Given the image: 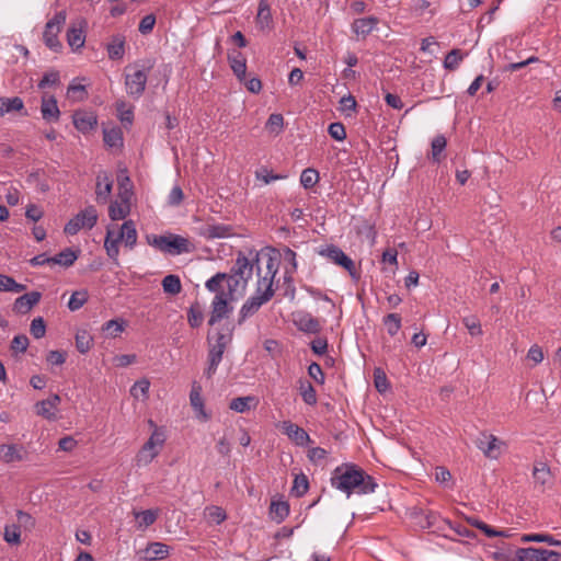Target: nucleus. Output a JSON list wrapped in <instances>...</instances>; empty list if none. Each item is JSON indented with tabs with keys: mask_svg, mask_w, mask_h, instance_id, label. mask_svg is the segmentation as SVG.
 I'll list each match as a JSON object with an SVG mask.
<instances>
[{
	"mask_svg": "<svg viewBox=\"0 0 561 561\" xmlns=\"http://www.w3.org/2000/svg\"><path fill=\"white\" fill-rule=\"evenodd\" d=\"M331 485L345 493L347 497L356 492L357 494H371L378 488L375 478L355 463H342L337 466L331 476Z\"/></svg>",
	"mask_w": 561,
	"mask_h": 561,
	"instance_id": "1",
	"label": "nucleus"
},
{
	"mask_svg": "<svg viewBox=\"0 0 561 561\" xmlns=\"http://www.w3.org/2000/svg\"><path fill=\"white\" fill-rule=\"evenodd\" d=\"M260 263L259 253H254L252 257H247L244 253L239 252L230 273H217L210 277L205 287L207 290H216L218 283H222L226 287H231L239 295H242L253 275L254 268L257 270Z\"/></svg>",
	"mask_w": 561,
	"mask_h": 561,
	"instance_id": "2",
	"label": "nucleus"
},
{
	"mask_svg": "<svg viewBox=\"0 0 561 561\" xmlns=\"http://www.w3.org/2000/svg\"><path fill=\"white\" fill-rule=\"evenodd\" d=\"M215 294V297L211 301V312L208 319L209 325H215L222 319L227 318L232 311V306L230 302L234 299V295L238 294L231 287H226L225 284L218 283L216 290H209Z\"/></svg>",
	"mask_w": 561,
	"mask_h": 561,
	"instance_id": "3",
	"label": "nucleus"
},
{
	"mask_svg": "<svg viewBox=\"0 0 561 561\" xmlns=\"http://www.w3.org/2000/svg\"><path fill=\"white\" fill-rule=\"evenodd\" d=\"M316 252L327 259L329 262L343 267L348 272L352 278H358V272L354 261L344 253V251L337 245L330 243L319 247Z\"/></svg>",
	"mask_w": 561,
	"mask_h": 561,
	"instance_id": "4",
	"label": "nucleus"
},
{
	"mask_svg": "<svg viewBox=\"0 0 561 561\" xmlns=\"http://www.w3.org/2000/svg\"><path fill=\"white\" fill-rule=\"evenodd\" d=\"M149 243L160 251L172 255L188 253L192 250L188 239L179 234L153 236Z\"/></svg>",
	"mask_w": 561,
	"mask_h": 561,
	"instance_id": "5",
	"label": "nucleus"
},
{
	"mask_svg": "<svg viewBox=\"0 0 561 561\" xmlns=\"http://www.w3.org/2000/svg\"><path fill=\"white\" fill-rule=\"evenodd\" d=\"M67 13L66 11H59L46 23L43 33V39L45 45L54 50L58 51L61 48V43L58 39V34L66 23Z\"/></svg>",
	"mask_w": 561,
	"mask_h": 561,
	"instance_id": "6",
	"label": "nucleus"
},
{
	"mask_svg": "<svg viewBox=\"0 0 561 561\" xmlns=\"http://www.w3.org/2000/svg\"><path fill=\"white\" fill-rule=\"evenodd\" d=\"M277 271H278V261L275 257L267 255L266 263H265V272L263 275H262L261 267L257 266V271H256L257 284H256V290H255L256 295H265L270 289L272 293V297L274 296L273 283H274V278H275Z\"/></svg>",
	"mask_w": 561,
	"mask_h": 561,
	"instance_id": "7",
	"label": "nucleus"
},
{
	"mask_svg": "<svg viewBox=\"0 0 561 561\" xmlns=\"http://www.w3.org/2000/svg\"><path fill=\"white\" fill-rule=\"evenodd\" d=\"M476 446L486 458L499 459L506 443L491 433L482 432L476 440Z\"/></svg>",
	"mask_w": 561,
	"mask_h": 561,
	"instance_id": "8",
	"label": "nucleus"
},
{
	"mask_svg": "<svg viewBox=\"0 0 561 561\" xmlns=\"http://www.w3.org/2000/svg\"><path fill=\"white\" fill-rule=\"evenodd\" d=\"M515 557L518 561H561V553L539 548H518Z\"/></svg>",
	"mask_w": 561,
	"mask_h": 561,
	"instance_id": "9",
	"label": "nucleus"
},
{
	"mask_svg": "<svg viewBox=\"0 0 561 561\" xmlns=\"http://www.w3.org/2000/svg\"><path fill=\"white\" fill-rule=\"evenodd\" d=\"M148 76L145 70L133 68L131 72L126 73V92L134 99H139L146 89Z\"/></svg>",
	"mask_w": 561,
	"mask_h": 561,
	"instance_id": "10",
	"label": "nucleus"
},
{
	"mask_svg": "<svg viewBox=\"0 0 561 561\" xmlns=\"http://www.w3.org/2000/svg\"><path fill=\"white\" fill-rule=\"evenodd\" d=\"M272 299V293L268 291L265 295H256L249 297L242 305L239 311L238 324H242L249 317L255 314L262 305L266 304Z\"/></svg>",
	"mask_w": 561,
	"mask_h": 561,
	"instance_id": "11",
	"label": "nucleus"
},
{
	"mask_svg": "<svg viewBox=\"0 0 561 561\" xmlns=\"http://www.w3.org/2000/svg\"><path fill=\"white\" fill-rule=\"evenodd\" d=\"M280 428L283 433L297 446H306L311 442L309 434L302 427L290 421H283Z\"/></svg>",
	"mask_w": 561,
	"mask_h": 561,
	"instance_id": "12",
	"label": "nucleus"
},
{
	"mask_svg": "<svg viewBox=\"0 0 561 561\" xmlns=\"http://www.w3.org/2000/svg\"><path fill=\"white\" fill-rule=\"evenodd\" d=\"M198 234L207 240L225 239L233 236V228L225 224L205 225L198 229Z\"/></svg>",
	"mask_w": 561,
	"mask_h": 561,
	"instance_id": "13",
	"label": "nucleus"
},
{
	"mask_svg": "<svg viewBox=\"0 0 561 561\" xmlns=\"http://www.w3.org/2000/svg\"><path fill=\"white\" fill-rule=\"evenodd\" d=\"M294 323L299 331L308 334H318L322 329L320 321L308 312H298Z\"/></svg>",
	"mask_w": 561,
	"mask_h": 561,
	"instance_id": "14",
	"label": "nucleus"
},
{
	"mask_svg": "<svg viewBox=\"0 0 561 561\" xmlns=\"http://www.w3.org/2000/svg\"><path fill=\"white\" fill-rule=\"evenodd\" d=\"M72 122L77 130L88 134L98 125V116L92 112L76 111L72 115Z\"/></svg>",
	"mask_w": 561,
	"mask_h": 561,
	"instance_id": "15",
	"label": "nucleus"
},
{
	"mask_svg": "<svg viewBox=\"0 0 561 561\" xmlns=\"http://www.w3.org/2000/svg\"><path fill=\"white\" fill-rule=\"evenodd\" d=\"M41 114L47 123H56L60 118V111L54 95L44 94L41 102Z\"/></svg>",
	"mask_w": 561,
	"mask_h": 561,
	"instance_id": "16",
	"label": "nucleus"
},
{
	"mask_svg": "<svg viewBox=\"0 0 561 561\" xmlns=\"http://www.w3.org/2000/svg\"><path fill=\"white\" fill-rule=\"evenodd\" d=\"M60 401V397L54 393L35 404L36 413L48 421L56 420V412Z\"/></svg>",
	"mask_w": 561,
	"mask_h": 561,
	"instance_id": "17",
	"label": "nucleus"
},
{
	"mask_svg": "<svg viewBox=\"0 0 561 561\" xmlns=\"http://www.w3.org/2000/svg\"><path fill=\"white\" fill-rule=\"evenodd\" d=\"M208 343H209L208 355H207L208 366L204 370V375L209 379L217 371V368H218L220 362L222 360V356L226 351V347L216 345L215 343H210L209 340H208Z\"/></svg>",
	"mask_w": 561,
	"mask_h": 561,
	"instance_id": "18",
	"label": "nucleus"
},
{
	"mask_svg": "<svg viewBox=\"0 0 561 561\" xmlns=\"http://www.w3.org/2000/svg\"><path fill=\"white\" fill-rule=\"evenodd\" d=\"M41 298L42 294L39 291L26 293L15 299L13 304V311L20 314H26L39 302Z\"/></svg>",
	"mask_w": 561,
	"mask_h": 561,
	"instance_id": "19",
	"label": "nucleus"
},
{
	"mask_svg": "<svg viewBox=\"0 0 561 561\" xmlns=\"http://www.w3.org/2000/svg\"><path fill=\"white\" fill-rule=\"evenodd\" d=\"M113 187V180L107 172H100L96 176L95 195L98 203H106Z\"/></svg>",
	"mask_w": 561,
	"mask_h": 561,
	"instance_id": "20",
	"label": "nucleus"
},
{
	"mask_svg": "<svg viewBox=\"0 0 561 561\" xmlns=\"http://www.w3.org/2000/svg\"><path fill=\"white\" fill-rule=\"evenodd\" d=\"M130 192L125 190L124 193L121 194L122 203L117 201L112 202L108 207V216L112 220H121L124 219L129 214V198Z\"/></svg>",
	"mask_w": 561,
	"mask_h": 561,
	"instance_id": "21",
	"label": "nucleus"
},
{
	"mask_svg": "<svg viewBox=\"0 0 561 561\" xmlns=\"http://www.w3.org/2000/svg\"><path fill=\"white\" fill-rule=\"evenodd\" d=\"M228 61L233 75L239 81H244L247 76V59L239 50L228 54Z\"/></svg>",
	"mask_w": 561,
	"mask_h": 561,
	"instance_id": "22",
	"label": "nucleus"
},
{
	"mask_svg": "<svg viewBox=\"0 0 561 561\" xmlns=\"http://www.w3.org/2000/svg\"><path fill=\"white\" fill-rule=\"evenodd\" d=\"M255 22L261 31L272 30L273 16L271 12V5L267 0H260Z\"/></svg>",
	"mask_w": 561,
	"mask_h": 561,
	"instance_id": "23",
	"label": "nucleus"
},
{
	"mask_svg": "<svg viewBox=\"0 0 561 561\" xmlns=\"http://www.w3.org/2000/svg\"><path fill=\"white\" fill-rule=\"evenodd\" d=\"M378 23V18L367 16L354 20L351 27L357 36L366 37L377 27Z\"/></svg>",
	"mask_w": 561,
	"mask_h": 561,
	"instance_id": "24",
	"label": "nucleus"
},
{
	"mask_svg": "<svg viewBox=\"0 0 561 561\" xmlns=\"http://www.w3.org/2000/svg\"><path fill=\"white\" fill-rule=\"evenodd\" d=\"M118 239L124 242L126 248L133 249L137 243V230L133 220H126L121 227Z\"/></svg>",
	"mask_w": 561,
	"mask_h": 561,
	"instance_id": "25",
	"label": "nucleus"
},
{
	"mask_svg": "<svg viewBox=\"0 0 561 561\" xmlns=\"http://www.w3.org/2000/svg\"><path fill=\"white\" fill-rule=\"evenodd\" d=\"M119 242H122V240L118 239V234L114 238V231L111 228H107L104 240V249L107 256L116 264L118 263Z\"/></svg>",
	"mask_w": 561,
	"mask_h": 561,
	"instance_id": "26",
	"label": "nucleus"
},
{
	"mask_svg": "<svg viewBox=\"0 0 561 561\" xmlns=\"http://www.w3.org/2000/svg\"><path fill=\"white\" fill-rule=\"evenodd\" d=\"M136 520H137V529L145 530L149 526L153 525L159 516V510H146V511H134L133 512Z\"/></svg>",
	"mask_w": 561,
	"mask_h": 561,
	"instance_id": "27",
	"label": "nucleus"
},
{
	"mask_svg": "<svg viewBox=\"0 0 561 561\" xmlns=\"http://www.w3.org/2000/svg\"><path fill=\"white\" fill-rule=\"evenodd\" d=\"M22 449L15 444H1L0 459L5 463L21 461L23 459Z\"/></svg>",
	"mask_w": 561,
	"mask_h": 561,
	"instance_id": "28",
	"label": "nucleus"
},
{
	"mask_svg": "<svg viewBox=\"0 0 561 561\" xmlns=\"http://www.w3.org/2000/svg\"><path fill=\"white\" fill-rule=\"evenodd\" d=\"M108 58L112 60L122 59L125 53V37L123 35H114L106 46Z\"/></svg>",
	"mask_w": 561,
	"mask_h": 561,
	"instance_id": "29",
	"label": "nucleus"
},
{
	"mask_svg": "<svg viewBox=\"0 0 561 561\" xmlns=\"http://www.w3.org/2000/svg\"><path fill=\"white\" fill-rule=\"evenodd\" d=\"M257 403V400L253 396L247 397H238L230 401L229 408L238 413H245L254 408Z\"/></svg>",
	"mask_w": 561,
	"mask_h": 561,
	"instance_id": "30",
	"label": "nucleus"
},
{
	"mask_svg": "<svg viewBox=\"0 0 561 561\" xmlns=\"http://www.w3.org/2000/svg\"><path fill=\"white\" fill-rule=\"evenodd\" d=\"M22 110H24V102L20 96L0 98V116Z\"/></svg>",
	"mask_w": 561,
	"mask_h": 561,
	"instance_id": "31",
	"label": "nucleus"
},
{
	"mask_svg": "<svg viewBox=\"0 0 561 561\" xmlns=\"http://www.w3.org/2000/svg\"><path fill=\"white\" fill-rule=\"evenodd\" d=\"M159 455V449L151 447V442H146L136 456L137 466L149 465Z\"/></svg>",
	"mask_w": 561,
	"mask_h": 561,
	"instance_id": "32",
	"label": "nucleus"
},
{
	"mask_svg": "<svg viewBox=\"0 0 561 561\" xmlns=\"http://www.w3.org/2000/svg\"><path fill=\"white\" fill-rule=\"evenodd\" d=\"M104 144L110 148H118L123 146V133L119 127L103 129Z\"/></svg>",
	"mask_w": 561,
	"mask_h": 561,
	"instance_id": "33",
	"label": "nucleus"
},
{
	"mask_svg": "<svg viewBox=\"0 0 561 561\" xmlns=\"http://www.w3.org/2000/svg\"><path fill=\"white\" fill-rule=\"evenodd\" d=\"M170 548L168 545L162 542H151L146 549V559L158 560L164 559L169 556Z\"/></svg>",
	"mask_w": 561,
	"mask_h": 561,
	"instance_id": "34",
	"label": "nucleus"
},
{
	"mask_svg": "<svg viewBox=\"0 0 561 561\" xmlns=\"http://www.w3.org/2000/svg\"><path fill=\"white\" fill-rule=\"evenodd\" d=\"M67 42L73 50H78L81 47H83L85 43V35L83 28L71 26L67 31Z\"/></svg>",
	"mask_w": 561,
	"mask_h": 561,
	"instance_id": "35",
	"label": "nucleus"
},
{
	"mask_svg": "<svg viewBox=\"0 0 561 561\" xmlns=\"http://www.w3.org/2000/svg\"><path fill=\"white\" fill-rule=\"evenodd\" d=\"M272 518L276 523H282L289 515V504L286 501H272L270 506Z\"/></svg>",
	"mask_w": 561,
	"mask_h": 561,
	"instance_id": "36",
	"label": "nucleus"
},
{
	"mask_svg": "<svg viewBox=\"0 0 561 561\" xmlns=\"http://www.w3.org/2000/svg\"><path fill=\"white\" fill-rule=\"evenodd\" d=\"M76 216H77V218L80 219L79 221L83 224V228H87V229H92L96 225L98 218H99L98 211H96L95 207L92 205L85 207L83 210L78 213Z\"/></svg>",
	"mask_w": 561,
	"mask_h": 561,
	"instance_id": "37",
	"label": "nucleus"
},
{
	"mask_svg": "<svg viewBox=\"0 0 561 561\" xmlns=\"http://www.w3.org/2000/svg\"><path fill=\"white\" fill-rule=\"evenodd\" d=\"M78 259V253L70 248H66L55 256H51L53 264H59L65 267L71 266Z\"/></svg>",
	"mask_w": 561,
	"mask_h": 561,
	"instance_id": "38",
	"label": "nucleus"
},
{
	"mask_svg": "<svg viewBox=\"0 0 561 561\" xmlns=\"http://www.w3.org/2000/svg\"><path fill=\"white\" fill-rule=\"evenodd\" d=\"M75 339L76 347L81 354L88 353L93 345V337L87 330H78Z\"/></svg>",
	"mask_w": 561,
	"mask_h": 561,
	"instance_id": "39",
	"label": "nucleus"
},
{
	"mask_svg": "<svg viewBox=\"0 0 561 561\" xmlns=\"http://www.w3.org/2000/svg\"><path fill=\"white\" fill-rule=\"evenodd\" d=\"M299 391L304 402L308 405H314L317 403V392L313 386L308 380L299 381Z\"/></svg>",
	"mask_w": 561,
	"mask_h": 561,
	"instance_id": "40",
	"label": "nucleus"
},
{
	"mask_svg": "<svg viewBox=\"0 0 561 561\" xmlns=\"http://www.w3.org/2000/svg\"><path fill=\"white\" fill-rule=\"evenodd\" d=\"M203 321L204 313L201 305L196 301L192 304L187 310V322L191 325V328L196 329L202 325Z\"/></svg>",
	"mask_w": 561,
	"mask_h": 561,
	"instance_id": "41",
	"label": "nucleus"
},
{
	"mask_svg": "<svg viewBox=\"0 0 561 561\" xmlns=\"http://www.w3.org/2000/svg\"><path fill=\"white\" fill-rule=\"evenodd\" d=\"M466 519L471 526L480 529L481 531L484 533L485 536H488L490 538L506 536V534L504 531L496 530V529L492 528L491 526H489L488 524H485L484 522H482L476 517H467Z\"/></svg>",
	"mask_w": 561,
	"mask_h": 561,
	"instance_id": "42",
	"label": "nucleus"
},
{
	"mask_svg": "<svg viewBox=\"0 0 561 561\" xmlns=\"http://www.w3.org/2000/svg\"><path fill=\"white\" fill-rule=\"evenodd\" d=\"M161 284L165 294L178 295L182 289L180 277L174 274L164 276Z\"/></svg>",
	"mask_w": 561,
	"mask_h": 561,
	"instance_id": "43",
	"label": "nucleus"
},
{
	"mask_svg": "<svg viewBox=\"0 0 561 561\" xmlns=\"http://www.w3.org/2000/svg\"><path fill=\"white\" fill-rule=\"evenodd\" d=\"M190 401L191 405L198 411L199 416L203 417L204 421H207L209 419V415L206 413L204 409V401L201 396V388L193 386V389L190 393Z\"/></svg>",
	"mask_w": 561,
	"mask_h": 561,
	"instance_id": "44",
	"label": "nucleus"
},
{
	"mask_svg": "<svg viewBox=\"0 0 561 561\" xmlns=\"http://www.w3.org/2000/svg\"><path fill=\"white\" fill-rule=\"evenodd\" d=\"M25 288V285L16 283L13 277L0 274V291L21 293L24 291Z\"/></svg>",
	"mask_w": 561,
	"mask_h": 561,
	"instance_id": "45",
	"label": "nucleus"
},
{
	"mask_svg": "<svg viewBox=\"0 0 561 561\" xmlns=\"http://www.w3.org/2000/svg\"><path fill=\"white\" fill-rule=\"evenodd\" d=\"M126 327L124 319H112L103 323L102 331L107 333L111 337H117Z\"/></svg>",
	"mask_w": 561,
	"mask_h": 561,
	"instance_id": "46",
	"label": "nucleus"
},
{
	"mask_svg": "<svg viewBox=\"0 0 561 561\" xmlns=\"http://www.w3.org/2000/svg\"><path fill=\"white\" fill-rule=\"evenodd\" d=\"M533 477L536 483L545 485L551 477L550 468L545 462H538L534 466Z\"/></svg>",
	"mask_w": 561,
	"mask_h": 561,
	"instance_id": "47",
	"label": "nucleus"
},
{
	"mask_svg": "<svg viewBox=\"0 0 561 561\" xmlns=\"http://www.w3.org/2000/svg\"><path fill=\"white\" fill-rule=\"evenodd\" d=\"M447 140L444 135H437L431 144L432 147V160L436 163L442 161V153L446 149Z\"/></svg>",
	"mask_w": 561,
	"mask_h": 561,
	"instance_id": "48",
	"label": "nucleus"
},
{
	"mask_svg": "<svg viewBox=\"0 0 561 561\" xmlns=\"http://www.w3.org/2000/svg\"><path fill=\"white\" fill-rule=\"evenodd\" d=\"M309 489V481L306 474H297L294 479V483L290 493L297 497L304 496Z\"/></svg>",
	"mask_w": 561,
	"mask_h": 561,
	"instance_id": "49",
	"label": "nucleus"
},
{
	"mask_svg": "<svg viewBox=\"0 0 561 561\" xmlns=\"http://www.w3.org/2000/svg\"><path fill=\"white\" fill-rule=\"evenodd\" d=\"M463 59V54L460 49H451L444 58V68L450 71L456 70Z\"/></svg>",
	"mask_w": 561,
	"mask_h": 561,
	"instance_id": "50",
	"label": "nucleus"
},
{
	"mask_svg": "<svg viewBox=\"0 0 561 561\" xmlns=\"http://www.w3.org/2000/svg\"><path fill=\"white\" fill-rule=\"evenodd\" d=\"M88 299H89L88 290L82 289V290L73 291L68 301L69 310L77 311V310L81 309L84 306V304H87Z\"/></svg>",
	"mask_w": 561,
	"mask_h": 561,
	"instance_id": "51",
	"label": "nucleus"
},
{
	"mask_svg": "<svg viewBox=\"0 0 561 561\" xmlns=\"http://www.w3.org/2000/svg\"><path fill=\"white\" fill-rule=\"evenodd\" d=\"M387 332L390 336H394L401 329V317L398 313H389L382 320Z\"/></svg>",
	"mask_w": 561,
	"mask_h": 561,
	"instance_id": "52",
	"label": "nucleus"
},
{
	"mask_svg": "<svg viewBox=\"0 0 561 561\" xmlns=\"http://www.w3.org/2000/svg\"><path fill=\"white\" fill-rule=\"evenodd\" d=\"M320 175L316 169L307 168L301 172L300 184L304 188H312L319 181Z\"/></svg>",
	"mask_w": 561,
	"mask_h": 561,
	"instance_id": "53",
	"label": "nucleus"
},
{
	"mask_svg": "<svg viewBox=\"0 0 561 561\" xmlns=\"http://www.w3.org/2000/svg\"><path fill=\"white\" fill-rule=\"evenodd\" d=\"M149 388H150V381L146 378H142L140 380H137L133 387L130 388V394L135 398V399H139L140 397L142 399H147L148 398V393H149Z\"/></svg>",
	"mask_w": 561,
	"mask_h": 561,
	"instance_id": "54",
	"label": "nucleus"
},
{
	"mask_svg": "<svg viewBox=\"0 0 561 561\" xmlns=\"http://www.w3.org/2000/svg\"><path fill=\"white\" fill-rule=\"evenodd\" d=\"M523 542H547L550 546H560L561 542L550 535L545 534H529L522 537Z\"/></svg>",
	"mask_w": 561,
	"mask_h": 561,
	"instance_id": "55",
	"label": "nucleus"
},
{
	"mask_svg": "<svg viewBox=\"0 0 561 561\" xmlns=\"http://www.w3.org/2000/svg\"><path fill=\"white\" fill-rule=\"evenodd\" d=\"M3 539L10 545H19L21 542L20 526L12 524L4 527Z\"/></svg>",
	"mask_w": 561,
	"mask_h": 561,
	"instance_id": "56",
	"label": "nucleus"
},
{
	"mask_svg": "<svg viewBox=\"0 0 561 561\" xmlns=\"http://www.w3.org/2000/svg\"><path fill=\"white\" fill-rule=\"evenodd\" d=\"M442 522H443L445 528L447 527V528L451 529L456 535H458L460 537H466V538L474 537L473 531H471L466 526H463L459 523H453L449 519H442Z\"/></svg>",
	"mask_w": 561,
	"mask_h": 561,
	"instance_id": "57",
	"label": "nucleus"
},
{
	"mask_svg": "<svg viewBox=\"0 0 561 561\" xmlns=\"http://www.w3.org/2000/svg\"><path fill=\"white\" fill-rule=\"evenodd\" d=\"M255 178L261 180L264 184H270L273 181L284 180L287 178V175L275 174L267 168L263 167L255 172Z\"/></svg>",
	"mask_w": 561,
	"mask_h": 561,
	"instance_id": "58",
	"label": "nucleus"
},
{
	"mask_svg": "<svg viewBox=\"0 0 561 561\" xmlns=\"http://www.w3.org/2000/svg\"><path fill=\"white\" fill-rule=\"evenodd\" d=\"M462 323L467 328L470 335H472V336L482 335L483 331L481 328V323L477 317H474V316L465 317L462 319Z\"/></svg>",
	"mask_w": 561,
	"mask_h": 561,
	"instance_id": "59",
	"label": "nucleus"
},
{
	"mask_svg": "<svg viewBox=\"0 0 561 561\" xmlns=\"http://www.w3.org/2000/svg\"><path fill=\"white\" fill-rule=\"evenodd\" d=\"M284 125V117L282 114H271L267 122H266V129L270 133L279 134Z\"/></svg>",
	"mask_w": 561,
	"mask_h": 561,
	"instance_id": "60",
	"label": "nucleus"
},
{
	"mask_svg": "<svg viewBox=\"0 0 561 561\" xmlns=\"http://www.w3.org/2000/svg\"><path fill=\"white\" fill-rule=\"evenodd\" d=\"M374 383L378 392H386L389 388V382L385 371L381 368H376L374 371Z\"/></svg>",
	"mask_w": 561,
	"mask_h": 561,
	"instance_id": "61",
	"label": "nucleus"
},
{
	"mask_svg": "<svg viewBox=\"0 0 561 561\" xmlns=\"http://www.w3.org/2000/svg\"><path fill=\"white\" fill-rule=\"evenodd\" d=\"M425 524L422 527L433 528L436 527L438 530H445V526L442 522V517L435 512H428L424 515Z\"/></svg>",
	"mask_w": 561,
	"mask_h": 561,
	"instance_id": "62",
	"label": "nucleus"
},
{
	"mask_svg": "<svg viewBox=\"0 0 561 561\" xmlns=\"http://www.w3.org/2000/svg\"><path fill=\"white\" fill-rule=\"evenodd\" d=\"M60 82V77L58 71H49L44 73L43 78L38 82L39 89H46L48 87L57 85Z\"/></svg>",
	"mask_w": 561,
	"mask_h": 561,
	"instance_id": "63",
	"label": "nucleus"
},
{
	"mask_svg": "<svg viewBox=\"0 0 561 561\" xmlns=\"http://www.w3.org/2000/svg\"><path fill=\"white\" fill-rule=\"evenodd\" d=\"M340 105L341 112L346 116H351L355 112L357 103L355 98L352 94H348L340 100Z\"/></svg>",
	"mask_w": 561,
	"mask_h": 561,
	"instance_id": "64",
	"label": "nucleus"
}]
</instances>
